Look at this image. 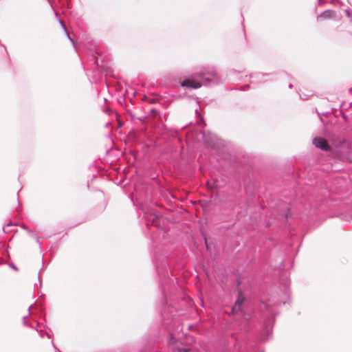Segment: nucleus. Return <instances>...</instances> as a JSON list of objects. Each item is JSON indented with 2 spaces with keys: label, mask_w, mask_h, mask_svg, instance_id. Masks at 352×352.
<instances>
[{
  "label": "nucleus",
  "mask_w": 352,
  "mask_h": 352,
  "mask_svg": "<svg viewBox=\"0 0 352 352\" xmlns=\"http://www.w3.org/2000/svg\"><path fill=\"white\" fill-rule=\"evenodd\" d=\"M182 86L189 87L193 89H197L201 87V85L199 82L194 79H186L182 83Z\"/></svg>",
  "instance_id": "2"
},
{
  "label": "nucleus",
  "mask_w": 352,
  "mask_h": 352,
  "mask_svg": "<svg viewBox=\"0 0 352 352\" xmlns=\"http://www.w3.org/2000/svg\"><path fill=\"white\" fill-rule=\"evenodd\" d=\"M335 15V12L333 11L328 10L323 12L320 16V18H331L333 17Z\"/></svg>",
  "instance_id": "4"
},
{
  "label": "nucleus",
  "mask_w": 352,
  "mask_h": 352,
  "mask_svg": "<svg viewBox=\"0 0 352 352\" xmlns=\"http://www.w3.org/2000/svg\"><path fill=\"white\" fill-rule=\"evenodd\" d=\"M188 349H179V348L176 349V352H188Z\"/></svg>",
  "instance_id": "5"
},
{
  "label": "nucleus",
  "mask_w": 352,
  "mask_h": 352,
  "mask_svg": "<svg viewBox=\"0 0 352 352\" xmlns=\"http://www.w3.org/2000/svg\"><path fill=\"white\" fill-rule=\"evenodd\" d=\"M313 144L317 147L322 150L329 151H331V146L329 145L327 141L322 138H316L313 140Z\"/></svg>",
  "instance_id": "1"
},
{
  "label": "nucleus",
  "mask_w": 352,
  "mask_h": 352,
  "mask_svg": "<svg viewBox=\"0 0 352 352\" xmlns=\"http://www.w3.org/2000/svg\"><path fill=\"white\" fill-rule=\"evenodd\" d=\"M245 300V298L243 295V294L241 292H240L239 294V296H238V298L235 302V305H234V309H240V307L241 305H242V303L244 302Z\"/></svg>",
  "instance_id": "3"
}]
</instances>
